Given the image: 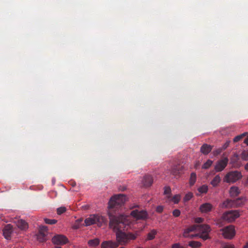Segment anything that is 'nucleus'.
I'll list each match as a JSON object with an SVG mask.
<instances>
[{"instance_id": "46", "label": "nucleus", "mask_w": 248, "mask_h": 248, "mask_svg": "<svg viewBox=\"0 0 248 248\" xmlns=\"http://www.w3.org/2000/svg\"><path fill=\"white\" fill-rule=\"evenodd\" d=\"M199 165H200V162L198 161V162H197L195 164V168L196 169H197V168H198V167L199 166Z\"/></svg>"}, {"instance_id": "41", "label": "nucleus", "mask_w": 248, "mask_h": 248, "mask_svg": "<svg viewBox=\"0 0 248 248\" xmlns=\"http://www.w3.org/2000/svg\"><path fill=\"white\" fill-rule=\"evenodd\" d=\"M230 143V141H227L222 146V147L221 148V149H222V150H224L226 149L229 145Z\"/></svg>"}, {"instance_id": "17", "label": "nucleus", "mask_w": 248, "mask_h": 248, "mask_svg": "<svg viewBox=\"0 0 248 248\" xmlns=\"http://www.w3.org/2000/svg\"><path fill=\"white\" fill-rule=\"evenodd\" d=\"M230 195L232 197H237L240 193V191L237 186H232L229 191Z\"/></svg>"}, {"instance_id": "7", "label": "nucleus", "mask_w": 248, "mask_h": 248, "mask_svg": "<svg viewBox=\"0 0 248 248\" xmlns=\"http://www.w3.org/2000/svg\"><path fill=\"white\" fill-rule=\"evenodd\" d=\"M220 231L224 237L227 239H232L235 234L234 227L232 225H229Z\"/></svg>"}, {"instance_id": "14", "label": "nucleus", "mask_w": 248, "mask_h": 248, "mask_svg": "<svg viewBox=\"0 0 248 248\" xmlns=\"http://www.w3.org/2000/svg\"><path fill=\"white\" fill-rule=\"evenodd\" d=\"M14 222L17 227L22 230H25L28 228V223L23 219H17L15 220Z\"/></svg>"}, {"instance_id": "4", "label": "nucleus", "mask_w": 248, "mask_h": 248, "mask_svg": "<svg viewBox=\"0 0 248 248\" xmlns=\"http://www.w3.org/2000/svg\"><path fill=\"white\" fill-rule=\"evenodd\" d=\"M242 177V175L240 171H231L226 174L224 178V181L228 183H234L241 179Z\"/></svg>"}, {"instance_id": "31", "label": "nucleus", "mask_w": 248, "mask_h": 248, "mask_svg": "<svg viewBox=\"0 0 248 248\" xmlns=\"http://www.w3.org/2000/svg\"><path fill=\"white\" fill-rule=\"evenodd\" d=\"M44 221L46 224L52 225V224H54L56 223L57 222V220L56 219H48V218H45Z\"/></svg>"}, {"instance_id": "26", "label": "nucleus", "mask_w": 248, "mask_h": 248, "mask_svg": "<svg viewBox=\"0 0 248 248\" xmlns=\"http://www.w3.org/2000/svg\"><path fill=\"white\" fill-rule=\"evenodd\" d=\"M196 174L194 172L191 173L189 179V184L190 186H193L196 181Z\"/></svg>"}, {"instance_id": "12", "label": "nucleus", "mask_w": 248, "mask_h": 248, "mask_svg": "<svg viewBox=\"0 0 248 248\" xmlns=\"http://www.w3.org/2000/svg\"><path fill=\"white\" fill-rule=\"evenodd\" d=\"M13 232V226L9 224L6 225L3 229V234L4 237L8 240L11 238V235Z\"/></svg>"}, {"instance_id": "5", "label": "nucleus", "mask_w": 248, "mask_h": 248, "mask_svg": "<svg viewBox=\"0 0 248 248\" xmlns=\"http://www.w3.org/2000/svg\"><path fill=\"white\" fill-rule=\"evenodd\" d=\"M104 222V218L99 215H93L85 220V223L86 226L94 224H96L99 227L101 226Z\"/></svg>"}, {"instance_id": "27", "label": "nucleus", "mask_w": 248, "mask_h": 248, "mask_svg": "<svg viewBox=\"0 0 248 248\" xmlns=\"http://www.w3.org/2000/svg\"><path fill=\"white\" fill-rule=\"evenodd\" d=\"M208 189V188L207 186L204 185L199 187L198 190L200 193L202 194L207 193Z\"/></svg>"}, {"instance_id": "44", "label": "nucleus", "mask_w": 248, "mask_h": 248, "mask_svg": "<svg viewBox=\"0 0 248 248\" xmlns=\"http://www.w3.org/2000/svg\"><path fill=\"white\" fill-rule=\"evenodd\" d=\"M224 248H234V246L232 245H229L225 246Z\"/></svg>"}, {"instance_id": "51", "label": "nucleus", "mask_w": 248, "mask_h": 248, "mask_svg": "<svg viewBox=\"0 0 248 248\" xmlns=\"http://www.w3.org/2000/svg\"><path fill=\"white\" fill-rule=\"evenodd\" d=\"M168 198H170V196L169 195V196H168Z\"/></svg>"}, {"instance_id": "21", "label": "nucleus", "mask_w": 248, "mask_h": 248, "mask_svg": "<svg viewBox=\"0 0 248 248\" xmlns=\"http://www.w3.org/2000/svg\"><path fill=\"white\" fill-rule=\"evenodd\" d=\"M157 231L156 230H151L148 234L147 236L146 240H152L154 239L155 235L157 234Z\"/></svg>"}, {"instance_id": "42", "label": "nucleus", "mask_w": 248, "mask_h": 248, "mask_svg": "<svg viewBox=\"0 0 248 248\" xmlns=\"http://www.w3.org/2000/svg\"><path fill=\"white\" fill-rule=\"evenodd\" d=\"M163 210V207L162 206H158L156 208V211L157 213H161Z\"/></svg>"}, {"instance_id": "45", "label": "nucleus", "mask_w": 248, "mask_h": 248, "mask_svg": "<svg viewBox=\"0 0 248 248\" xmlns=\"http://www.w3.org/2000/svg\"><path fill=\"white\" fill-rule=\"evenodd\" d=\"M244 142L247 145H248V136L246 138V139L244 140Z\"/></svg>"}, {"instance_id": "40", "label": "nucleus", "mask_w": 248, "mask_h": 248, "mask_svg": "<svg viewBox=\"0 0 248 248\" xmlns=\"http://www.w3.org/2000/svg\"><path fill=\"white\" fill-rule=\"evenodd\" d=\"M171 248H185L179 243H175L172 245Z\"/></svg>"}, {"instance_id": "34", "label": "nucleus", "mask_w": 248, "mask_h": 248, "mask_svg": "<svg viewBox=\"0 0 248 248\" xmlns=\"http://www.w3.org/2000/svg\"><path fill=\"white\" fill-rule=\"evenodd\" d=\"M47 227L46 226H41L39 228V232L46 233L47 234Z\"/></svg>"}, {"instance_id": "18", "label": "nucleus", "mask_w": 248, "mask_h": 248, "mask_svg": "<svg viewBox=\"0 0 248 248\" xmlns=\"http://www.w3.org/2000/svg\"><path fill=\"white\" fill-rule=\"evenodd\" d=\"M246 201V198L242 197L236 200H232L233 207H237L243 205Z\"/></svg>"}, {"instance_id": "48", "label": "nucleus", "mask_w": 248, "mask_h": 248, "mask_svg": "<svg viewBox=\"0 0 248 248\" xmlns=\"http://www.w3.org/2000/svg\"><path fill=\"white\" fill-rule=\"evenodd\" d=\"M243 248H248V243H247L244 247Z\"/></svg>"}, {"instance_id": "38", "label": "nucleus", "mask_w": 248, "mask_h": 248, "mask_svg": "<svg viewBox=\"0 0 248 248\" xmlns=\"http://www.w3.org/2000/svg\"><path fill=\"white\" fill-rule=\"evenodd\" d=\"M222 151V149L218 148L213 151V154L215 156L219 155Z\"/></svg>"}, {"instance_id": "2", "label": "nucleus", "mask_w": 248, "mask_h": 248, "mask_svg": "<svg viewBox=\"0 0 248 248\" xmlns=\"http://www.w3.org/2000/svg\"><path fill=\"white\" fill-rule=\"evenodd\" d=\"M210 227L207 224H193L186 228L183 233V236L186 238L194 239L199 237L203 240L210 238L209 233Z\"/></svg>"}, {"instance_id": "49", "label": "nucleus", "mask_w": 248, "mask_h": 248, "mask_svg": "<svg viewBox=\"0 0 248 248\" xmlns=\"http://www.w3.org/2000/svg\"><path fill=\"white\" fill-rule=\"evenodd\" d=\"M246 183L248 185V177H247V179L246 180Z\"/></svg>"}, {"instance_id": "25", "label": "nucleus", "mask_w": 248, "mask_h": 248, "mask_svg": "<svg viewBox=\"0 0 248 248\" xmlns=\"http://www.w3.org/2000/svg\"><path fill=\"white\" fill-rule=\"evenodd\" d=\"M230 163L232 165H235L237 164L239 160V156L237 154L234 153L231 158Z\"/></svg>"}, {"instance_id": "1", "label": "nucleus", "mask_w": 248, "mask_h": 248, "mask_svg": "<svg viewBox=\"0 0 248 248\" xmlns=\"http://www.w3.org/2000/svg\"><path fill=\"white\" fill-rule=\"evenodd\" d=\"M109 227L114 230L116 232L117 242L112 241H105L101 244V248H116L119 245H126L130 240H134L139 235V232L136 231L135 233L125 232L123 230H127L131 222L128 217L123 215L118 216L109 215Z\"/></svg>"}, {"instance_id": "24", "label": "nucleus", "mask_w": 248, "mask_h": 248, "mask_svg": "<svg viewBox=\"0 0 248 248\" xmlns=\"http://www.w3.org/2000/svg\"><path fill=\"white\" fill-rule=\"evenodd\" d=\"M37 239L40 242H44L46 240V234L38 232L37 234Z\"/></svg>"}, {"instance_id": "47", "label": "nucleus", "mask_w": 248, "mask_h": 248, "mask_svg": "<svg viewBox=\"0 0 248 248\" xmlns=\"http://www.w3.org/2000/svg\"><path fill=\"white\" fill-rule=\"evenodd\" d=\"M245 169L247 170H248V163L245 165Z\"/></svg>"}, {"instance_id": "37", "label": "nucleus", "mask_w": 248, "mask_h": 248, "mask_svg": "<svg viewBox=\"0 0 248 248\" xmlns=\"http://www.w3.org/2000/svg\"><path fill=\"white\" fill-rule=\"evenodd\" d=\"M170 192H171V189L170 187L168 186H166L164 188V194L165 195H169L170 194Z\"/></svg>"}, {"instance_id": "35", "label": "nucleus", "mask_w": 248, "mask_h": 248, "mask_svg": "<svg viewBox=\"0 0 248 248\" xmlns=\"http://www.w3.org/2000/svg\"><path fill=\"white\" fill-rule=\"evenodd\" d=\"M66 211V208L64 207H61L57 209V213L58 215H61L63 213Z\"/></svg>"}, {"instance_id": "22", "label": "nucleus", "mask_w": 248, "mask_h": 248, "mask_svg": "<svg viewBox=\"0 0 248 248\" xmlns=\"http://www.w3.org/2000/svg\"><path fill=\"white\" fill-rule=\"evenodd\" d=\"M188 246L191 248H199L202 246V243L199 241H190L188 242Z\"/></svg>"}, {"instance_id": "3", "label": "nucleus", "mask_w": 248, "mask_h": 248, "mask_svg": "<svg viewBox=\"0 0 248 248\" xmlns=\"http://www.w3.org/2000/svg\"><path fill=\"white\" fill-rule=\"evenodd\" d=\"M126 201V196L124 194H118L111 198L108 202L109 208L118 209L121 207Z\"/></svg>"}, {"instance_id": "9", "label": "nucleus", "mask_w": 248, "mask_h": 248, "mask_svg": "<svg viewBox=\"0 0 248 248\" xmlns=\"http://www.w3.org/2000/svg\"><path fill=\"white\" fill-rule=\"evenodd\" d=\"M184 171V166L178 164L173 166L172 167L170 173L172 175L174 176V177L177 178H179L182 173H183Z\"/></svg>"}, {"instance_id": "29", "label": "nucleus", "mask_w": 248, "mask_h": 248, "mask_svg": "<svg viewBox=\"0 0 248 248\" xmlns=\"http://www.w3.org/2000/svg\"><path fill=\"white\" fill-rule=\"evenodd\" d=\"M241 157L243 160H248V151H243L241 154Z\"/></svg>"}, {"instance_id": "15", "label": "nucleus", "mask_w": 248, "mask_h": 248, "mask_svg": "<svg viewBox=\"0 0 248 248\" xmlns=\"http://www.w3.org/2000/svg\"><path fill=\"white\" fill-rule=\"evenodd\" d=\"M213 147L207 144H203L201 147L200 151L203 155H208L212 150Z\"/></svg>"}, {"instance_id": "16", "label": "nucleus", "mask_w": 248, "mask_h": 248, "mask_svg": "<svg viewBox=\"0 0 248 248\" xmlns=\"http://www.w3.org/2000/svg\"><path fill=\"white\" fill-rule=\"evenodd\" d=\"M153 182V177L150 175H146L143 177L142 183L145 186H150Z\"/></svg>"}, {"instance_id": "28", "label": "nucleus", "mask_w": 248, "mask_h": 248, "mask_svg": "<svg viewBox=\"0 0 248 248\" xmlns=\"http://www.w3.org/2000/svg\"><path fill=\"white\" fill-rule=\"evenodd\" d=\"M212 164L213 161L210 159H208L205 163L203 164L202 166V169H207L212 165Z\"/></svg>"}, {"instance_id": "8", "label": "nucleus", "mask_w": 248, "mask_h": 248, "mask_svg": "<svg viewBox=\"0 0 248 248\" xmlns=\"http://www.w3.org/2000/svg\"><path fill=\"white\" fill-rule=\"evenodd\" d=\"M228 161L229 159L227 157H225L222 159L218 160L215 166L216 171L217 172L222 171L227 166Z\"/></svg>"}, {"instance_id": "36", "label": "nucleus", "mask_w": 248, "mask_h": 248, "mask_svg": "<svg viewBox=\"0 0 248 248\" xmlns=\"http://www.w3.org/2000/svg\"><path fill=\"white\" fill-rule=\"evenodd\" d=\"M180 213H181L180 211L178 209H175L172 212L173 216L175 217H179L180 215Z\"/></svg>"}, {"instance_id": "20", "label": "nucleus", "mask_w": 248, "mask_h": 248, "mask_svg": "<svg viewBox=\"0 0 248 248\" xmlns=\"http://www.w3.org/2000/svg\"><path fill=\"white\" fill-rule=\"evenodd\" d=\"M221 181V178L219 175H217L211 181L210 184L213 186L216 187L218 186Z\"/></svg>"}, {"instance_id": "11", "label": "nucleus", "mask_w": 248, "mask_h": 248, "mask_svg": "<svg viewBox=\"0 0 248 248\" xmlns=\"http://www.w3.org/2000/svg\"><path fill=\"white\" fill-rule=\"evenodd\" d=\"M52 241L55 245H62L67 243L68 239L65 236L58 234L52 238Z\"/></svg>"}, {"instance_id": "19", "label": "nucleus", "mask_w": 248, "mask_h": 248, "mask_svg": "<svg viewBox=\"0 0 248 248\" xmlns=\"http://www.w3.org/2000/svg\"><path fill=\"white\" fill-rule=\"evenodd\" d=\"M221 208H232L234 207L232 200L227 199L225 201L220 205Z\"/></svg>"}, {"instance_id": "39", "label": "nucleus", "mask_w": 248, "mask_h": 248, "mask_svg": "<svg viewBox=\"0 0 248 248\" xmlns=\"http://www.w3.org/2000/svg\"><path fill=\"white\" fill-rule=\"evenodd\" d=\"M195 222L199 224L202 223L203 221V218L202 217H196L195 218Z\"/></svg>"}, {"instance_id": "13", "label": "nucleus", "mask_w": 248, "mask_h": 248, "mask_svg": "<svg viewBox=\"0 0 248 248\" xmlns=\"http://www.w3.org/2000/svg\"><path fill=\"white\" fill-rule=\"evenodd\" d=\"M213 206L210 203H205L202 204L200 206V210L202 213H206L212 210Z\"/></svg>"}, {"instance_id": "6", "label": "nucleus", "mask_w": 248, "mask_h": 248, "mask_svg": "<svg viewBox=\"0 0 248 248\" xmlns=\"http://www.w3.org/2000/svg\"><path fill=\"white\" fill-rule=\"evenodd\" d=\"M240 216L238 210H231L223 213L222 218L223 220L231 222Z\"/></svg>"}, {"instance_id": "30", "label": "nucleus", "mask_w": 248, "mask_h": 248, "mask_svg": "<svg viewBox=\"0 0 248 248\" xmlns=\"http://www.w3.org/2000/svg\"><path fill=\"white\" fill-rule=\"evenodd\" d=\"M180 200V196L179 194L175 195L171 199L174 203H178Z\"/></svg>"}, {"instance_id": "33", "label": "nucleus", "mask_w": 248, "mask_h": 248, "mask_svg": "<svg viewBox=\"0 0 248 248\" xmlns=\"http://www.w3.org/2000/svg\"><path fill=\"white\" fill-rule=\"evenodd\" d=\"M193 197V194L191 192L186 194L184 198V202H186L189 201Z\"/></svg>"}, {"instance_id": "10", "label": "nucleus", "mask_w": 248, "mask_h": 248, "mask_svg": "<svg viewBox=\"0 0 248 248\" xmlns=\"http://www.w3.org/2000/svg\"><path fill=\"white\" fill-rule=\"evenodd\" d=\"M131 215L137 219H145L147 218L148 214L144 210H134L131 212Z\"/></svg>"}, {"instance_id": "50", "label": "nucleus", "mask_w": 248, "mask_h": 248, "mask_svg": "<svg viewBox=\"0 0 248 248\" xmlns=\"http://www.w3.org/2000/svg\"><path fill=\"white\" fill-rule=\"evenodd\" d=\"M55 248H62V247H59V246H56L55 247Z\"/></svg>"}, {"instance_id": "43", "label": "nucleus", "mask_w": 248, "mask_h": 248, "mask_svg": "<svg viewBox=\"0 0 248 248\" xmlns=\"http://www.w3.org/2000/svg\"><path fill=\"white\" fill-rule=\"evenodd\" d=\"M82 221V219H78L76 221V223L78 224V225H75L74 226V228L75 229H78L79 228V226H78V223H79L80 222H81Z\"/></svg>"}, {"instance_id": "32", "label": "nucleus", "mask_w": 248, "mask_h": 248, "mask_svg": "<svg viewBox=\"0 0 248 248\" xmlns=\"http://www.w3.org/2000/svg\"><path fill=\"white\" fill-rule=\"evenodd\" d=\"M246 133H243L242 134H241L240 135H238L237 136H236L234 139H233V142H238L239 141V140H240L243 137H245L246 136Z\"/></svg>"}, {"instance_id": "23", "label": "nucleus", "mask_w": 248, "mask_h": 248, "mask_svg": "<svg viewBox=\"0 0 248 248\" xmlns=\"http://www.w3.org/2000/svg\"><path fill=\"white\" fill-rule=\"evenodd\" d=\"M99 243L100 240L98 238L91 239L88 242V244L90 247H96L99 244Z\"/></svg>"}]
</instances>
